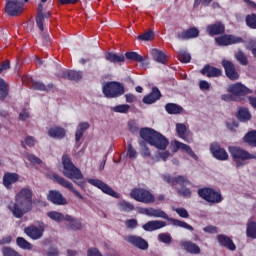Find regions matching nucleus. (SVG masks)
<instances>
[{"label": "nucleus", "mask_w": 256, "mask_h": 256, "mask_svg": "<svg viewBox=\"0 0 256 256\" xmlns=\"http://www.w3.org/2000/svg\"><path fill=\"white\" fill-rule=\"evenodd\" d=\"M14 217L21 219L33 209V190L22 188L15 196V203L8 206Z\"/></svg>", "instance_id": "1"}, {"label": "nucleus", "mask_w": 256, "mask_h": 256, "mask_svg": "<svg viewBox=\"0 0 256 256\" xmlns=\"http://www.w3.org/2000/svg\"><path fill=\"white\" fill-rule=\"evenodd\" d=\"M140 137L149 145L156 147V149H160L165 151L167 146L169 145V140L165 138L161 133L151 129V128H143L140 130Z\"/></svg>", "instance_id": "2"}, {"label": "nucleus", "mask_w": 256, "mask_h": 256, "mask_svg": "<svg viewBox=\"0 0 256 256\" xmlns=\"http://www.w3.org/2000/svg\"><path fill=\"white\" fill-rule=\"evenodd\" d=\"M63 175L67 179H71L76 185H83V174L79 168L75 167V164L71 162L69 155L64 154L62 157Z\"/></svg>", "instance_id": "3"}, {"label": "nucleus", "mask_w": 256, "mask_h": 256, "mask_svg": "<svg viewBox=\"0 0 256 256\" xmlns=\"http://www.w3.org/2000/svg\"><path fill=\"white\" fill-rule=\"evenodd\" d=\"M229 152L232 155L236 167H243L249 159H256V154H251L247 150L238 147H229Z\"/></svg>", "instance_id": "4"}, {"label": "nucleus", "mask_w": 256, "mask_h": 256, "mask_svg": "<svg viewBox=\"0 0 256 256\" xmlns=\"http://www.w3.org/2000/svg\"><path fill=\"white\" fill-rule=\"evenodd\" d=\"M102 92L108 99H115L125 94V86L120 82H105L102 85Z\"/></svg>", "instance_id": "5"}, {"label": "nucleus", "mask_w": 256, "mask_h": 256, "mask_svg": "<svg viewBox=\"0 0 256 256\" xmlns=\"http://www.w3.org/2000/svg\"><path fill=\"white\" fill-rule=\"evenodd\" d=\"M130 197L139 203H146L147 205L155 203V196L148 190L143 188H135L130 192Z\"/></svg>", "instance_id": "6"}, {"label": "nucleus", "mask_w": 256, "mask_h": 256, "mask_svg": "<svg viewBox=\"0 0 256 256\" xmlns=\"http://www.w3.org/2000/svg\"><path fill=\"white\" fill-rule=\"evenodd\" d=\"M5 12L10 17H17L23 13V3L19 0H6Z\"/></svg>", "instance_id": "7"}, {"label": "nucleus", "mask_w": 256, "mask_h": 256, "mask_svg": "<svg viewBox=\"0 0 256 256\" xmlns=\"http://www.w3.org/2000/svg\"><path fill=\"white\" fill-rule=\"evenodd\" d=\"M198 195L208 201V203H221V194L211 188H203L198 191Z\"/></svg>", "instance_id": "8"}, {"label": "nucleus", "mask_w": 256, "mask_h": 256, "mask_svg": "<svg viewBox=\"0 0 256 256\" xmlns=\"http://www.w3.org/2000/svg\"><path fill=\"white\" fill-rule=\"evenodd\" d=\"M88 183L100 189L102 193L110 195V197H114L115 199H119L120 197L119 194H117V192L113 190V188H111L109 185H107V183L99 179H88Z\"/></svg>", "instance_id": "9"}, {"label": "nucleus", "mask_w": 256, "mask_h": 256, "mask_svg": "<svg viewBox=\"0 0 256 256\" xmlns=\"http://www.w3.org/2000/svg\"><path fill=\"white\" fill-rule=\"evenodd\" d=\"M50 179H53L55 181V183H58V185L65 187V189L72 191V193H74V195H76V197H78V199H83V195H81V193H79V191H77V190H75V188H73V183H71L67 179L59 176V174L53 173L50 176Z\"/></svg>", "instance_id": "10"}, {"label": "nucleus", "mask_w": 256, "mask_h": 256, "mask_svg": "<svg viewBox=\"0 0 256 256\" xmlns=\"http://www.w3.org/2000/svg\"><path fill=\"white\" fill-rule=\"evenodd\" d=\"M124 239L127 243H130V245H133V247H137V249H141L142 251L149 249V243L141 236L128 235Z\"/></svg>", "instance_id": "11"}, {"label": "nucleus", "mask_w": 256, "mask_h": 256, "mask_svg": "<svg viewBox=\"0 0 256 256\" xmlns=\"http://www.w3.org/2000/svg\"><path fill=\"white\" fill-rule=\"evenodd\" d=\"M215 41L217 45L227 47L228 45H236L237 43H243V38L235 35H224L216 37Z\"/></svg>", "instance_id": "12"}, {"label": "nucleus", "mask_w": 256, "mask_h": 256, "mask_svg": "<svg viewBox=\"0 0 256 256\" xmlns=\"http://www.w3.org/2000/svg\"><path fill=\"white\" fill-rule=\"evenodd\" d=\"M210 151L215 157V159H218V161H227L229 159V154H227V151L219 145V143L214 142L210 146Z\"/></svg>", "instance_id": "13"}, {"label": "nucleus", "mask_w": 256, "mask_h": 256, "mask_svg": "<svg viewBox=\"0 0 256 256\" xmlns=\"http://www.w3.org/2000/svg\"><path fill=\"white\" fill-rule=\"evenodd\" d=\"M172 151H173V153H177V151H182L183 153H188L192 157V159L197 160V155L195 154V152H193L191 147L189 145L179 142L177 140L172 142Z\"/></svg>", "instance_id": "14"}, {"label": "nucleus", "mask_w": 256, "mask_h": 256, "mask_svg": "<svg viewBox=\"0 0 256 256\" xmlns=\"http://www.w3.org/2000/svg\"><path fill=\"white\" fill-rule=\"evenodd\" d=\"M24 233H26V235L30 237V239L37 241V239H41V237H43V233H45V229L41 226L37 227L35 225H31L25 228Z\"/></svg>", "instance_id": "15"}, {"label": "nucleus", "mask_w": 256, "mask_h": 256, "mask_svg": "<svg viewBox=\"0 0 256 256\" xmlns=\"http://www.w3.org/2000/svg\"><path fill=\"white\" fill-rule=\"evenodd\" d=\"M47 197L48 201H51L54 205H67V199L57 190H51Z\"/></svg>", "instance_id": "16"}, {"label": "nucleus", "mask_w": 256, "mask_h": 256, "mask_svg": "<svg viewBox=\"0 0 256 256\" xmlns=\"http://www.w3.org/2000/svg\"><path fill=\"white\" fill-rule=\"evenodd\" d=\"M206 31L211 37L215 35H223V33H225V25L221 22H216L208 25L206 27Z\"/></svg>", "instance_id": "17"}, {"label": "nucleus", "mask_w": 256, "mask_h": 256, "mask_svg": "<svg viewBox=\"0 0 256 256\" xmlns=\"http://www.w3.org/2000/svg\"><path fill=\"white\" fill-rule=\"evenodd\" d=\"M228 92L232 93V95H247L248 93H253L249 88L241 83L228 86Z\"/></svg>", "instance_id": "18"}, {"label": "nucleus", "mask_w": 256, "mask_h": 256, "mask_svg": "<svg viewBox=\"0 0 256 256\" xmlns=\"http://www.w3.org/2000/svg\"><path fill=\"white\" fill-rule=\"evenodd\" d=\"M140 213H143V215H147L148 217H158L160 219H169V216L167 215V213L159 209L141 208Z\"/></svg>", "instance_id": "19"}, {"label": "nucleus", "mask_w": 256, "mask_h": 256, "mask_svg": "<svg viewBox=\"0 0 256 256\" xmlns=\"http://www.w3.org/2000/svg\"><path fill=\"white\" fill-rule=\"evenodd\" d=\"M38 14L36 16V25L38 27V29L43 32L45 31V27L43 26V21H45V18L46 19H49V17H51V13H46V14H43V4H39L38 5Z\"/></svg>", "instance_id": "20"}, {"label": "nucleus", "mask_w": 256, "mask_h": 256, "mask_svg": "<svg viewBox=\"0 0 256 256\" xmlns=\"http://www.w3.org/2000/svg\"><path fill=\"white\" fill-rule=\"evenodd\" d=\"M222 65L229 79H231L232 81H237V79H239V74H237V72L235 71V66L233 65V63L224 60L222 62Z\"/></svg>", "instance_id": "21"}, {"label": "nucleus", "mask_w": 256, "mask_h": 256, "mask_svg": "<svg viewBox=\"0 0 256 256\" xmlns=\"http://www.w3.org/2000/svg\"><path fill=\"white\" fill-rule=\"evenodd\" d=\"M164 181L171 185L172 187H175V184L178 185H191V182L185 178V176H177V177H171V176H164Z\"/></svg>", "instance_id": "22"}, {"label": "nucleus", "mask_w": 256, "mask_h": 256, "mask_svg": "<svg viewBox=\"0 0 256 256\" xmlns=\"http://www.w3.org/2000/svg\"><path fill=\"white\" fill-rule=\"evenodd\" d=\"M167 227V223L161 220H152L143 225L144 231H157Z\"/></svg>", "instance_id": "23"}, {"label": "nucleus", "mask_w": 256, "mask_h": 256, "mask_svg": "<svg viewBox=\"0 0 256 256\" xmlns=\"http://www.w3.org/2000/svg\"><path fill=\"white\" fill-rule=\"evenodd\" d=\"M19 181V174L7 172L3 176V185L6 189H11L12 185Z\"/></svg>", "instance_id": "24"}, {"label": "nucleus", "mask_w": 256, "mask_h": 256, "mask_svg": "<svg viewBox=\"0 0 256 256\" xmlns=\"http://www.w3.org/2000/svg\"><path fill=\"white\" fill-rule=\"evenodd\" d=\"M159 99H161V91H159V88L154 87L152 88V92L143 98V103L152 105V103L159 101Z\"/></svg>", "instance_id": "25"}, {"label": "nucleus", "mask_w": 256, "mask_h": 256, "mask_svg": "<svg viewBox=\"0 0 256 256\" xmlns=\"http://www.w3.org/2000/svg\"><path fill=\"white\" fill-rule=\"evenodd\" d=\"M181 246L183 249H185V251L191 253L192 255H199V253H201V248L191 241H182Z\"/></svg>", "instance_id": "26"}, {"label": "nucleus", "mask_w": 256, "mask_h": 256, "mask_svg": "<svg viewBox=\"0 0 256 256\" xmlns=\"http://www.w3.org/2000/svg\"><path fill=\"white\" fill-rule=\"evenodd\" d=\"M218 242L222 247H226V249H229L230 251H235L236 246L233 243V240L229 238L228 236H225L223 234L217 236Z\"/></svg>", "instance_id": "27"}, {"label": "nucleus", "mask_w": 256, "mask_h": 256, "mask_svg": "<svg viewBox=\"0 0 256 256\" xmlns=\"http://www.w3.org/2000/svg\"><path fill=\"white\" fill-rule=\"evenodd\" d=\"M65 221L67 222V227L72 229L73 231H79L82 229L83 225L81 224V220L74 218L73 216L66 215Z\"/></svg>", "instance_id": "28"}, {"label": "nucleus", "mask_w": 256, "mask_h": 256, "mask_svg": "<svg viewBox=\"0 0 256 256\" xmlns=\"http://www.w3.org/2000/svg\"><path fill=\"white\" fill-rule=\"evenodd\" d=\"M178 39L186 40V39H195V37H199V30L197 28H190L186 31H182L177 35Z\"/></svg>", "instance_id": "29"}, {"label": "nucleus", "mask_w": 256, "mask_h": 256, "mask_svg": "<svg viewBox=\"0 0 256 256\" xmlns=\"http://www.w3.org/2000/svg\"><path fill=\"white\" fill-rule=\"evenodd\" d=\"M201 73L202 75H207V77H221V69L209 65H206L201 70Z\"/></svg>", "instance_id": "30"}, {"label": "nucleus", "mask_w": 256, "mask_h": 256, "mask_svg": "<svg viewBox=\"0 0 256 256\" xmlns=\"http://www.w3.org/2000/svg\"><path fill=\"white\" fill-rule=\"evenodd\" d=\"M65 129L54 126L48 130V135L54 139H63L65 137Z\"/></svg>", "instance_id": "31"}, {"label": "nucleus", "mask_w": 256, "mask_h": 256, "mask_svg": "<svg viewBox=\"0 0 256 256\" xmlns=\"http://www.w3.org/2000/svg\"><path fill=\"white\" fill-rule=\"evenodd\" d=\"M152 56L154 61H156L157 63H162V65H165L167 63V55H165L161 50L153 49Z\"/></svg>", "instance_id": "32"}, {"label": "nucleus", "mask_w": 256, "mask_h": 256, "mask_svg": "<svg viewBox=\"0 0 256 256\" xmlns=\"http://www.w3.org/2000/svg\"><path fill=\"white\" fill-rule=\"evenodd\" d=\"M64 79H69L70 81H80L83 74L79 71L70 70L63 73Z\"/></svg>", "instance_id": "33"}, {"label": "nucleus", "mask_w": 256, "mask_h": 256, "mask_svg": "<svg viewBox=\"0 0 256 256\" xmlns=\"http://www.w3.org/2000/svg\"><path fill=\"white\" fill-rule=\"evenodd\" d=\"M106 61H109L110 63H123L125 61V56L110 52L106 54Z\"/></svg>", "instance_id": "34"}, {"label": "nucleus", "mask_w": 256, "mask_h": 256, "mask_svg": "<svg viewBox=\"0 0 256 256\" xmlns=\"http://www.w3.org/2000/svg\"><path fill=\"white\" fill-rule=\"evenodd\" d=\"M87 129H89V123L87 122L80 123L76 129L75 140L81 141V137H83V133H85Z\"/></svg>", "instance_id": "35"}, {"label": "nucleus", "mask_w": 256, "mask_h": 256, "mask_svg": "<svg viewBox=\"0 0 256 256\" xmlns=\"http://www.w3.org/2000/svg\"><path fill=\"white\" fill-rule=\"evenodd\" d=\"M118 209L120 211H123L124 213H129L131 211H135V206L130 202L121 200L120 202H118Z\"/></svg>", "instance_id": "36"}, {"label": "nucleus", "mask_w": 256, "mask_h": 256, "mask_svg": "<svg viewBox=\"0 0 256 256\" xmlns=\"http://www.w3.org/2000/svg\"><path fill=\"white\" fill-rule=\"evenodd\" d=\"M244 143H247L250 147H256V130H252L244 136Z\"/></svg>", "instance_id": "37"}, {"label": "nucleus", "mask_w": 256, "mask_h": 256, "mask_svg": "<svg viewBox=\"0 0 256 256\" xmlns=\"http://www.w3.org/2000/svg\"><path fill=\"white\" fill-rule=\"evenodd\" d=\"M165 109L170 115H177L183 112V108L181 106L173 103L166 104Z\"/></svg>", "instance_id": "38"}, {"label": "nucleus", "mask_w": 256, "mask_h": 256, "mask_svg": "<svg viewBox=\"0 0 256 256\" xmlns=\"http://www.w3.org/2000/svg\"><path fill=\"white\" fill-rule=\"evenodd\" d=\"M30 87L36 91H49V89L53 88V85L49 84L48 86H45L42 82L33 81L30 84Z\"/></svg>", "instance_id": "39"}, {"label": "nucleus", "mask_w": 256, "mask_h": 256, "mask_svg": "<svg viewBox=\"0 0 256 256\" xmlns=\"http://www.w3.org/2000/svg\"><path fill=\"white\" fill-rule=\"evenodd\" d=\"M16 243L20 249H26L27 251H31V249H33V244L25 240L23 237H18L16 239Z\"/></svg>", "instance_id": "40"}, {"label": "nucleus", "mask_w": 256, "mask_h": 256, "mask_svg": "<svg viewBox=\"0 0 256 256\" xmlns=\"http://www.w3.org/2000/svg\"><path fill=\"white\" fill-rule=\"evenodd\" d=\"M125 57L129 61H137L138 63H143L145 61V58H143V56L139 55L137 52H127Z\"/></svg>", "instance_id": "41"}, {"label": "nucleus", "mask_w": 256, "mask_h": 256, "mask_svg": "<svg viewBox=\"0 0 256 256\" xmlns=\"http://www.w3.org/2000/svg\"><path fill=\"white\" fill-rule=\"evenodd\" d=\"M48 217L52 219V221H56V223H61V221H65V216L57 211H51L47 213Z\"/></svg>", "instance_id": "42"}, {"label": "nucleus", "mask_w": 256, "mask_h": 256, "mask_svg": "<svg viewBox=\"0 0 256 256\" xmlns=\"http://www.w3.org/2000/svg\"><path fill=\"white\" fill-rule=\"evenodd\" d=\"M9 95V86L7 85V82L3 80V78H0V97L1 99H5Z\"/></svg>", "instance_id": "43"}, {"label": "nucleus", "mask_w": 256, "mask_h": 256, "mask_svg": "<svg viewBox=\"0 0 256 256\" xmlns=\"http://www.w3.org/2000/svg\"><path fill=\"white\" fill-rule=\"evenodd\" d=\"M247 237H250L251 239H256V223L255 222H249L247 225Z\"/></svg>", "instance_id": "44"}, {"label": "nucleus", "mask_w": 256, "mask_h": 256, "mask_svg": "<svg viewBox=\"0 0 256 256\" xmlns=\"http://www.w3.org/2000/svg\"><path fill=\"white\" fill-rule=\"evenodd\" d=\"M175 227H182V229H187L188 231H193V226L187 224L186 222L176 220V219H169Z\"/></svg>", "instance_id": "45"}, {"label": "nucleus", "mask_w": 256, "mask_h": 256, "mask_svg": "<svg viewBox=\"0 0 256 256\" xmlns=\"http://www.w3.org/2000/svg\"><path fill=\"white\" fill-rule=\"evenodd\" d=\"M238 119L240 121H249L251 119V113L246 108H241L238 112Z\"/></svg>", "instance_id": "46"}, {"label": "nucleus", "mask_w": 256, "mask_h": 256, "mask_svg": "<svg viewBox=\"0 0 256 256\" xmlns=\"http://www.w3.org/2000/svg\"><path fill=\"white\" fill-rule=\"evenodd\" d=\"M158 241L165 243L166 245H170L171 241H173V238L169 233H161L158 235Z\"/></svg>", "instance_id": "47"}, {"label": "nucleus", "mask_w": 256, "mask_h": 256, "mask_svg": "<svg viewBox=\"0 0 256 256\" xmlns=\"http://www.w3.org/2000/svg\"><path fill=\"white\" fill-rule=\"evenodd\" d=\"M178 59L181 63H189V61H191V54L185 51H180L178 53Z\"/></svg>", "instance_id": "48"}, {"label": "nucleus", "mask_w": 256, "mask_h": 256, "mask_svg": "<svg viewBox=\"0 0 256 256\" xmlns=\"http://www.w3.org/2000/svg\"><path fill=\"white\" fill-rule=\"evenodd\" d=\"M129 109H131V106H129L128 104H121V105L115 106L113 108V111L115 113H128Z\"/></svg>", "instance_id": "49"}, {"label": "nucleus", "mask_w": 256, "mask_h": 256, "mask_svg": "<svg viewBox=\"0 0 256 256\" xmlns=\"http://www.w3.org/2000/svg\"><path fill=\"white\" fill-rule=\"evenodd\" d=\"M176 130L178 133V137H180L181 139H185V133H187V126H185V124H177Z\"/></svg>", "instance_id": "50"}, {"label": "nucleus", "mask_w": 256, "mask_h": 256, "mask_svg": "<svg viewBox=\"0 0 256 256\" xmlns=\"http://www.w3.org/2000/svg\"><path fill=\"white\" fill-rule=\"evenodd\" d=\"M139 145L141 147L140 153H141L142 157H150L151 156V151L149 150L147 145H145V142L140 141Z\"/></svg>", "instance_id": "51"}, {"label": "nucleus", "mask_w": 256, "mask_h": 256, "mask_svg": "<svg viewBox=\"0 0 256 256\" xmlns=\"http://www.w3.org/2000/svg\"><path fill=\"white\" fill-rule=\"evenodd\" d=\"M246 23L251 29H256V14H251L246 17Z\"/></svg>", "instance_id": "52"}, {"label": "nucleus", "mask_w": 256, "mask_h": 256, "mask_svg": "<svg viewBox=\"0 0 256 256\" xmlns=\"http://www.w3.org/2000/svg\"><path fill=\"white\" fill-rule=\"evenodd\" d=\"M235 57H236L237 61H239V63H241V65H247L248 61H247V56H245V53H243L242 51H238L235 54Z\"/></svg>", "instance_id": "53"}, {"label": "nucleus", "mask_w": 256, "mask_h": 256, "mask_svg": "<svg viewBox=\"0 0 256 256\" xmlns=\"http://www.w3.org/2000/svg\"><path fill=\"white\" fill-rule=\"evenodd\" d=\"M153 37H155V34L153 33V31H148L144 34L139 35L138 39L140 41H151V39H153Z\"/></svg>", "instance_id": "54"}, {"label": "nucleus", "mask_w": 256, "mask_h": 256, "mask_svg": "<svg viewBox=\"0 0 256 256\" xmlns=\"http://www.w3.org/2000/svg\"><path fill=\"white\" fill-rule=\"evenodd\" d=\"M25 157L28 161H30V163H33L34 165H40L41 163V159L33 154H26Z\"/></svg>", "instance_id": "55"}, {"label": "nucleus", "mask_w": 256, "mask_h": 256, "mask_svg": "<svg viewBox=\"0 0 256 256\" xmlns=\"http://www.w3.org/2000/svg\"><path fill=\"white\" fill-rule=\"evenodd\" d=\"M247 49H249V51H251L252 55L256 59V41L255 40H249Z\"/></svg>", "instance_id": "56"}, {"label": "nucleus", "mask_w": 256, "mask_h": 256, "mask_svg": "<svg viewBox=\"0 0 256 256\" xmlns=\"http://www.w3.org/2000/svg\"><path fill=\"white\" fill-rule=\"evenodd\" d=\"M178 195H182V197H191V190L186 187H182L178 190Z\"/></svg>", "instance_id": "57"}, {"label": "nucleus", "mask_w": 256, "mask_h": 256, "mask_svg": "<svg viewBox=\"0 0 256 256\" xmlns=\"http://www.w3.org/2000/svg\"><path fill=\"white\" fill-rule=\"evenodd\" d=\"M127 155L130 159H136L137 158V151L133 149V146L131 144L128 145Z\"/></svg>", "instance_id": "58"}, {"label": "nucleus", "mask_w": 256, "mask_h": 256, "mask_svg": "<svg viewBox=\"0 0 256 256\" xmlns=\"http://www.w3.org/2000/svg\"><path fill=\"white\" fill-rule=\"evenodd\" d=\"M175 211L183 219H187L189 217V212H187V210H185V208H177V209H175Z\"/></svg>", "instance_id": "59"}, {"label": "nucleus", "mask_w": 256, "mask_h": 256, "mask_svg": "<svg viewBox=\"0 0 256 256\" xmlns=\"http://www.w3.org/2000/svg\"><path fill=\"white\" fill-rule=\"evenodd\" d=\"M125 225L127 229H135L137 227V221L135 219L126 220Z\"/></svg>", "instance_id": "60"}, {"label": "nucleus", "mask_w": 256, "mask_h": 256, "mask_svg": "<svg viewBox=\"0 0 256 256\" xmlns=\"http://www.w3.org/2000/svg\"><path fill=\"white\" fill-rule=\"evenodd\" d=\"M11 65L9 64V61H4L0 64V74L3 73V71H7V69H10Z\"/></svg>", "instance_id": "61"}, {"label": "nucleus", "mask_w": 256, "mask_h": 256, "mask_svg": "<svg viewBox=\"0 0 256 256\" xmlns=\"http://www.w3.org/2000/svg\"><path fill=\"white\" fill-rule=\"evenodd\" d=\"M20 121H27L29 119V112L27 110H23L19 115Z\"/></svg>", "instance_id": "62"}, {"label": "nucleus", "mask_w": 256, "mask_h": 256, "mask_svg": "<svg viewBox=\"0 0 256 256\" xmlns=\"http://www.w3.org/2000/svg\"><path fill=\"white\" fill-rule=\"evenodd\" d=\"M125 98L127 103H135V101H137V97L133 94H126Z\"/></svg>", "instance_id": "63"}, {"label": "nucleus", "mask_w": 256, "mask_h": 256, "mask_svg": "<svg viewBox=\"0 0 256 256\" xmlns=\"http://www.w3.org/2000/svg\"><path fill=\"white\" fill-rule=\"evenodd\" d=\"M205 233H217V227L215 226H206L204 229Z\"/></svg>", "instance_id": "64"}]
</instances>
